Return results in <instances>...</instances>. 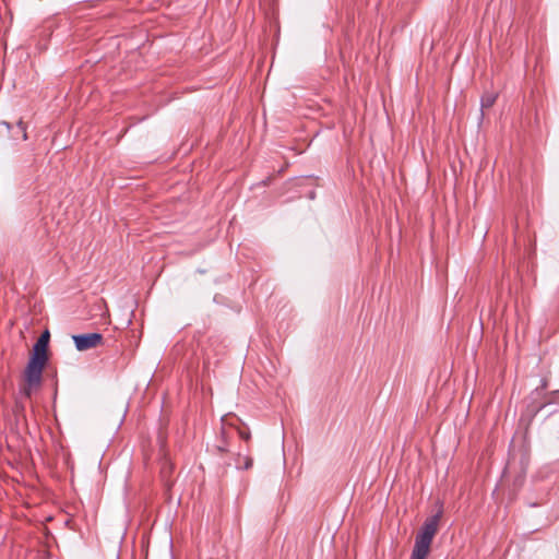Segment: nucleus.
Returning <instances> with one entry per match:
<instances>
[{"label":"nucleus","mask_w":559,"mask_h":559,"mask_svg":"<svg viewBox=\"0 0 559 559\" xmlns=\"http://www.w3.org/2000/svg\"><path fill=\"white\" fill-rule=\"evenodd\" d=\"M17 128H19V130H20V131H21V133H22V139H23L24 141H25V140H27L26 124H25L22 120H20V121L17 122Z\"/></svg>","instance_id":"obj_7"},{"label":"nucleus","mask_w":559,"mask_h":559,"mask_svg":"<svg viewBox=\"0 0 559 559\" xmlns=\"http://www.w3.org/2000/svg\"><path fill=\"white\" fill-rule=\"evenodd\" d=\"M49 332L45 331L36 341V343L33 346V352L35 354H39L43 356H48V343H49Z\"/></svg>","instance_id":"obj_4"},{"label":"nucleus","mask_w":559,"mask_h":559,"mask_svg":"<svg viewBox=\"0 0 559 559\" xmlns=\"http://www.w3.org/2000/svg\"><path fill=\"white\" fill-rule=\"evenodd\" d=\"M211 559H230V555L225 550V548L222 546L217 548Z\"/></svg>","instance_id":"obj_6"},{"label":"nucleus","mask_w":559,"mask_h":559,"mask_svg":"<svg viewBox=\"0 0 559 559\" xmlns=\"http://www.w3.org/2000/svg\"><path fill=\"white\" fill-rule=\"evenodd\" d=\"M239 436L243 440H249L250 439V432L249 431L239 430Z\"/></svg>","instance_id":"obj_8"},{"label":"nucleus","mask_w":559,"mask_h":559,"mask_svg":"<svg viewBox=\"0 0 559 559\" xmlns=\"http://www.w3.org/2000/svg\"><path fill=\"white\" fill-rule=\"evenodd\" d=\"M251 465H252V461H251V460H248V461L246 462L245 468H249Z\"/></svg>","instance_id":"obj_9"},{"label":"nucleus","mask_w":559,"mask_h":559,"mask_svg":"<svg viewBox=\"0 0 559 559\" xmlns=\"http://www.w3.org/2000/svg\"><path fill=\"white\" fill-rule=\"evenodd\" d=\"M72 340L79 352H85L99 346L103 343V335L100 333L76 334Z\"/></svg>","instance_id":"obj_3"},{"label":"nucleus","mask_w":559,"mask_h":559,"mask_svg":"<svg viewBox=\"0 0 559 559\" xmlns=\"http://www.w3.org/2000/svg\"><path fill=\"white\" fill-rule=\"evenodd\" d=\"M497 93L487 92L481 96L480 106L481 110L490 108L497 100Z\"/></svg>","instance_id":"obj_5"},{"label":"nucleus","mask_w":559,"mask_h":559,"mask_svg":"<svg viewBox=\"0 0 559 559\" xmlns=\"http://www.w3.org/2000/svg\"><path fill=\"white\" fill-rule=\"evenodd\" d=\"M47 360L48 356L32 353L24 372L25 386L23 388L22 392L25 396L29 397L33 389L40 385L43 370Z\"/></svg>","instance_id":"obj_2"},{"label":"nucleus","mask_w":559,"mask_h":559,"mask_svg":"<svg viewBox=\"0 0 559 559\" xmlns=\"http://www.w3.org/2000/svg\"><path fill=\"white\" fill-rule=\"evenodd\" d=\"M442 511L427 518L415 537V545L409 559H426L430 552L431 543L436 536Z\"/></svg>","instance_id":"obj_1"}]
</instances>
